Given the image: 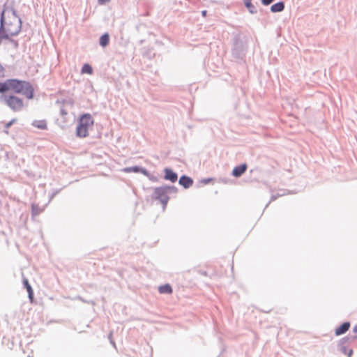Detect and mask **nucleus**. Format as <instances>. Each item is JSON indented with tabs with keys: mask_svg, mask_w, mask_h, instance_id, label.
Masks as SVG:
<instances>
[{
	"mask_svg": "<svg viewBox=\"0 0 357 357\" xmlns=\"http://www.w3.org/2000/svg\"><path fill=\"white\" fill-rule=\"evenodd\" d=\"M245 171V164H243L240 166L236 167L233 170V175L236 177L240 176Z\"/></svg>",
	"mask_w": 357,
	"mask_h": 357,
	"instance_id": "obj_17",
	"label": "nucleus"
},
{
	"mask_svg": "<svg viewBox=\"0 0 357 357\" xmlns=\"http://www.w3.org/2000/svg\"><path fill=\"white\" fill-rule=\"evenodd\" d=\"M263 6H267L273 3L275 0H260Z\"/></svg>",
	"mask_w": 357,
	"mask_h": 357,
	"instance_id": "obj_22",
	"label": "nucleus"
},
{
	"mask_svg": "<svg viewBox=\"0 0 357 357\" xmlns=\"http://www.w3.org/2000/svg\"><path fill=\"white\" fill-rule=\"evenodd\" d=\"M2 93L0 97L1 102L13 112H19L24 109L25 105L22 98L15 95Z\"/></svg>",
	"mask_w": 357,
	"mask_h": 357,
	"instance_id": "obj_4",
	"label": "nucleus"
},
{
	"mask_svg": "<svg viewBox=\"0 0 357 357\" xmlns=\"http://www.w3.org/2000/svg\"><path fill=\"white\" fill-rule=\"evenodd\" d=\"M16 121L17 120L15 119L10 120L5 125V128L8 129L15 122H16Z\"/></svg>",
	"mask_w": 357,
	"mask_h": 357,
	"instance_id": "obj_23",
	"label": "nucleus"
},
{
	"mask_svg": "<svg viewBox=\"0 0 357 357\" xmlns=\"http://www.w3.org/2000/svg\"><path fill=\"white\" fill-rule=\"evenodd\" d=\"M94 120L90 114H84L79 116L76 126V136L79 138L87 137L89 130L92 128Z\"/></svg>",
	"mask_w": 357,
	"mask_h": 357,
	"instance_id": "obj_3",
	"label": "nucleus"
},
{
	"mask_svg": "<svg viewBox=\"0 0 357 357\" xmlns=\"http://www.w3.org/2000/svg\"><path fill=\"white\" fill-rule=\"evenodd\" d=\"M32 126L40 130H47V123L46 120H35L32 122Z\"/></svg>",
	"mask_w": 357,
	"mask_h": 357,
	"instance_id": "obj_11",
	"label": "nucleus"
},
{
	"mask_svg": "<svg viewBox=\"0 0 357 357\" xmlns=\"http://www.w3.org/2000/svg\"><path fill=\"white\" fill-rule=\"evenodd\" d=\"M98 1L100 5H104L105 3H109L110 0H98Z\"/></svg>",
	"mask_w": 357,
	"mask_h": 357,
	"instance_id": "obj_25",
	"label": "nucleus"
},
{
	"mask_svg": "<svg viewBox=\"0 0 357 357\" xmlns=\"http://www.w3.org/2000/svg\"><path fill=\"white\" fill-rule=\"evenodd\" d=\"M179 183L184 188H187L192 185L193 181L188 176H183L179 179Z\"/></svg>",
	"mask_w": 357,
	"mask_h": 357,
	"instance_id": "obj_14",
	"label": "nucleus"
},
{
	"mask_svg": "<svg viewBox=\"0 0 357 357\" xmlns=\"http://www.w3.org/2000/svg\"><path fill=\"white\" fill-rule=\"evenodd\" d=\"M357 340V337L354 335H351L350 334L342 337L340 339L341 340L342 343H345L349 347L351 346L354 342Z\"/></svg>",
	"mask_w": 357,
	"mask_h": 357,
	"instance_id": "obj_12",
	"label": "nucleus"
},
{
	"mask_svg": "<svg viewBox=\"0 0 357 357\" xmlns=\"http://www.w3.org/2000/svg\"><path fill=\"white\" fill-rule=\"evenodd\" d=\"M20 29L21 20L15 13L0 16V30L2 29L7 37L17 34Z\"/></svg>",
	"mask_w": 357,
	"mask_h": 357,
	"instance_id": "obj_2",
	"label": "nucleus"
},
{
	"mask_svg": "<svg viewBox=\"0 0 357 357\" xmlns=\"http://www.w3.org/2000/svg\"><path fill=\"white\" fill-rule=\"evenodd\" d=\"M62 114H66V112H65L64 111H62Z\"/></svg>",
	"mask_w": 357,
	"mask_h": 357,
	"instance_id": "obj_29",
	"label": "nucleus"
},
{
	"mask_svg": "<svg viewBox=\"0 0 357 357\" xmlns=\"http://www.w3.org/2000/svg\"><path fill=\"white\" fill-rule=\"evenodd\" d=\"M252 0H247V4L248 5V3H252Z\"/></svg>",
	"mask_w": 357,
	"mask_h": 357,
	"instance_id": "obj_27",
	"label": "nucleus"
},
{
	"mask_svg": "<svg viewBox=\"0 0 357 357\" xmlns=\"http://www.w3.org/2000/svg\"><path fill=\"white\" fill-rule=\"evenodd\" d=\"M285 3L283 1H279L270 7V11L273 13H280L284 10Z\"/></svg>",
	"mask_w": 357,
	"mask_h": 357,
	"instance_id": "obj_8",
	"label": "nucleus"
},
{
	"mask_svg": "<svg viewBox=\"0 0 357 357\" xmlns=\"http://www.w3.org/2000/svg\"><path fill=\"white\" fill-rule=\"evenodd\" d=\"M351 327V322L346 321L342 322L338 326L335 328L334 333L335 336H340L345 334Z\"/></svg>",
	"mask_w": 357,
	"mask_h": 357,
	"instance_id": "obj_6",
	"label": "nucleus"
},
{
	"mask_svg": "<svg viewBox=\"0 0 357 357\" xmlns=\"http://www.w3.org/2000/svg\"><path fill=\"white\" fill-rule=\"evenodd\" d=\"M247 10L251 14H255L257 13V9L252 3H248V6H247Z\"/></svg>",
	"mask_w": 357,
	"mask_h": 357,
	"instance_id": "obj_21",
	"label": "nucleus"
},
{
	"mask_svg": "<svg viewBox=\"0 0 357 357\" xmlns=\"http://www.w3.org/2000/svg\"><path fill=\"white\" fill-rule=\"evenodd\" d=\"M158 291L161 294H171L172 293V288L169 284L161 285L158 287Z\"/></svg>",
	"mask_w": 357,
	"mask_h": 357,
	"instance_id": "obj_16",
	"label": "nucleus"
},
{
	"mask_svg": "<svg viewBox=\"0 0 357 357\" xmlns=\"http://www.w3.org/2000/svg\"><path fill=\"white\" fill-rule=\"evenodd\" d=\"M6 92L22 94L27 99H32L33 97L32 85L29 82L17 79H8L0 82V93Z\"/></svg>",
	"mask_w": 357,
	"mask_h": 357,
	"instance_id": "obj_1",
	"label": "nucleus"
},
{
	"mask_svg": "<svg viewBox=\"0 0 357 357\" xmlns=\"http://www.w3.org/2000/svg\"><path fill=\"white\" fill-rule=\"evenodd\" d=\"M250 172V181H260L263 178L262 172L258 168L251 169Z\"/></svg>",
	"mask_w": 357,
	"mask_h": 357,
	"instance_id": "obj_9",
	"label": "nucleus"
},
{
	"mask_svg": "<svg viewBox=\"0 0 357 357\" xmlns=\"http://www.w3.org/2000/svg\"><path fill=\"white\" fill-rule=\"evenodd\" d=\"M202 15H203L204 17H206V14H207V11H206V10H203V11L202 12Z\"/></svg>",
	"mask_w": 357,
	"mask_h": 357,
	"instance_id": "obj_26",
	"label": "nucleus"
},
{
	"mask_svg": "<svg viewBox=\"0 0 357 357\" xmlns=\"http://www.w3.org/2000/svg\"><path fill=\"white\" fill-rule=\"evenodd\" d=\"M287 190H280V192H277L275 194H273L271 196V198H270V200L269 202L267 203V204L266 205L265 208H266L268 207V206L270 204L271 202L275 201V199H277L278 198L280 197H282L287 194H288L287 192Z\"/></svg>",
	"mask_w": 357,
	"mask_h": 357,
	"instance_id": "obj_13",
	"label": "nucleus"
},
{
	"mask_svg": "<svg viewBox=\"0 0 357 357\" xmlns=\"http://www.w3.org/2000/svg\"><path fill=\"white\" fill-rule=\"evenodd\" d=\"M4 68L0 62V77H3L4 75Z\"/></svg>",
	"mask_w": 357,
	"mask_h": 357,
	"instance_id": "obj_24",
	"label": "nucleus"
},
{
	"mask_svg": "<svg viewBox=\"0 0 357 357\" xmlns=\"http://www.w3.org/2000/svg\"><path fill=\"white\" fill-rule=\"evenodd\" d=\"M167 187H159L154 190L153 197L156 199H159L162 204L165 206L169 201L167 196Z\"/></svg>",
	"mask_w": 357,
	"mask_h": 357,
	"instance_id": "obj_5",
	"label": "nucleus"
},
{
	"mask_svg": "<svg viewBox=\"0 0 357 357\" xmlns=\"http://www.w3.org/2000/svg\"><path fill=\"white\" fill-rule=\"evenodd\" d=\"M123 171L124 172H126V173H130V172L138 173V172H141V173H142L144 174H146V169H141V168H139L137 166L131 167H126V168H124Z\"/></svg>",
	"mask_w": 357,
	"mask_h": 357,
	"instance_id": "obj_15",
	"label": "nucleus"
},
{
	"mask_svg": "<svg viewBox=\"0 0 357 357\" xmlns=\"http://www.w3.org/2000/svg\"><path fill=\"white\" fill-rule=\"evenodd\" d=\"M81 73L82 74L91 75L93 73V68L89 64L86 63L82 66Z\"/></svg>",
	"mask_w": 357,
	"mask_h": 357,
	"instance_id": "obj_19",
	"label": "nucleus"
},
{
	"mask_svg": "<svg viewBox=\"0 0 357 357\" xmlns=\"http://www.w3.org/2000/svg\"><path fill=\"white\" fill-rule=\"evenodd\" d=\"M337 347L338 351H340L342 354L347 356V357H352L354 354L353 349L349 348V346L345 343H342L341 340H339Z\"/></svg>",
	"mask_w": 357,
	"mask_h": 357,
	"instance_id": "obj_7",
	"label": "nucleus"
},
{
	"mask_svg": "<svg viewBox=\"0 0 357 357\" xmlns=\"http://www.w3.org/2000/svg\"><path fill=\"white\" fill-rule=\"evenodd\" d=\"M23 284L29 294V298L32 301L33 298V289H32L31 285L29 284V281L26 278H24Z\"/></svg>",
	"mask_w": 357,
	"mask_h": 357,
	"instance_id": "obj_18",
	"label": "nucleus"
},
{
	"mask_svg": "<svg viewBox=\"0 0 357 357\" xmlns=\"http://www.w3.org/2000/svg\"><path fill=\"white\" fill-rule=\"evenodd\" d=\"M109 37L107 33L102 35L100 38V44L102 47H105L106 45H107L109 43Z\"/></svg>",
	"mask_w": 357,
	"mask_h": 357,
	"instance_id": "obj_20",
	"label": "nucleus"
},
{
	"mask_svg": "<svg viewBox=\"0 0 357 357\" xmlns=\"http://www.w3.org/2000/svg\"><path fill=\"white\" fill-rule=\"evenodd\" d=\"M165 178L166 180H169L173 183L177 180V178H178L177 174L175 172H174L172 170H171L170 169L166 168L165 169Z\"/></svg>",
	"mask_w": 357,
	"mask_h": 357,
	"instance_id": "obj_10",
	"label": "nucleus"
},
{
	"mask_svg": "<svg viewBox=\"0 0 357 357\" xmlns=\"http://www.w3.org/2000/svg\"><path fill=\"white\" fill-rule=\"evenodd\" d=\"M263 10H263L262 8H261V9L259 10V11H260L261 13H262V12H263Z\"/></svg>",
	"mask_w": 357,
	"mask_h": 357,
	"instance_id": "obj_28",
	"label": "nucleus"
}]
</instances>
